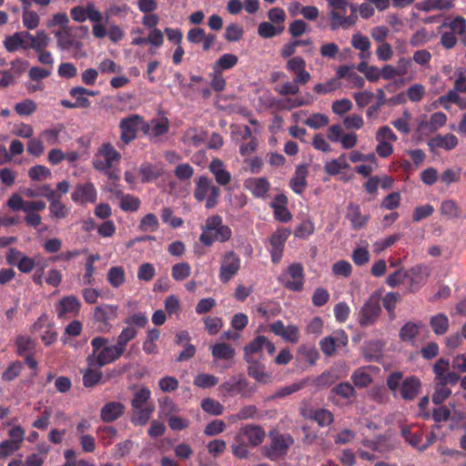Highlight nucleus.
Instances as JSON below:
<instances>
[{
  "instance_id": "obj_1",
  "label": "nucleus",
  "mask_w": 466,
  "mask_h": 466,
  "mask_svg": "<svg viewBox=\"0 0 466 466\" xmlns=\"http://www.w3.org/2000/svg\"><path fill=\"white\" fill-rule=\"evenodd\" d=\"M49 38L45 31H37L33 35L29 31H16L14 35H9L5 40V47L8 52H15L19 48L34 49L39 54L38 60L44 65H52L54 59L50 52L45 51L48 46Z\"/></svg>"
},
{
  "instance_id": "obj_2",
  "label": "nucleus",
  "mask_w": 466,
  "mask_h": 466,
  "mask_svg": "<svg viewBox=\"0 0 466 466\" xmlns=\"http://www.w3.org/2000/svg\"><path fill=\"white\" fill-rule=\"evenodd\" d=\"M432 371L434 374L432 401L435 404H441L451 395L449 386L456 385L460 381V375L451 370L450 361L443 358L434 363Z\"/></svg>"
},
{
  "instance_id": "obj_3",
  "label": "nucleus",
  "mask_w": 466,
  "mask_h": 466,
  "mask_svg": "<svg viewBox=\"0 0 466 466\" xmlns=\"http://www.w3.org/2000/svg\"><path fill=\"white\" fill-rule=\"evenodd\" d=\"M92 353L88 354L86 360L87 366L102 367L116 361L124 355V351L116 345H109V339L105 337H95L91 339Z\"/></svg>"
},
{
  "instance_id": "obj_4",
  "label": "nucleus",
  "mask_w": 466,
  "mask_h": 466,
  "mask_svg": "<svg viewBox=\"0 0 466 466\" xmlns=\"http://www.w3.org/2000/svg\"><path fill=\"white\" fill-rule=\"evenodd\" d=\"M289 72L294 74L293 81L285 82L276 91L281 96H294L299 92V85H306L310 80V74L306 70V61L301 56L290 58L286 65Z\"/></svg>"
},
{
  "instance_id": "obj_5",
  "label": "nucleus",
  "mask_w": 466,
  "mask_h": 466,
  "mask_svg": "<svg viewBox=\"0 0 466 466\" xmlns=\"http://www.w3.org/2000/svg\"><path fill=\"white\" fill-rule=\"evenodd\" d=\"M402 378L403 374L400 371L390 372L386 380V384L394 396L399 390L401 399L413 400L421 391V381L416 376H410L404 380Z\"/></svg>"
},
{
  "instance_id": "obj_6",
  "label": "nucleus",
  "mask_w": 466,
  "mask_h": 466,
  "mask_svg": "<svg viewBox=\"0 0 466 466\" xmlns=\"http://www.w3.org/2000/svg\"><path fill=\"white\" fill-rule=\"evenodd\" d=\"M231 237L232 230L228 226L223 224L222 217L213 215L207 218L198 239L204 246L210 247L216 241L227 242Z\"/></svg>"
},
{
  "instance_id": "obj_7",
  "label": "nucleus",
  "mask_w": 466,
  "mask_h": 466,
  "mask_svg": "<svg viewBox=\"0 0 466 466\" xmlns=\"http://www.w3.org/2000/svg\"><path fill=\"white\" fill-rule=\"evenodd\" d=\"M332 27H350L358 19V6L348 0H328Z\"/></svg>"
},
{
  "instance_id": "obj_8",
  "label": "nucleus",
  "mask_w": 466,
  "mask_h": 466,
  "mask_svg": "<svg viewBox=\"0 0 466 466\" xmlns=\"http://www.w3.org/2000/svg\"><path fill=\"white\" fill-rule=\"evenodd\" d=\"M256 390V386H250L248 380L242 375L231 377L218 388V395L222 399L236 395L248 399L255 393Z\"/></svg>"
},
{
  "instance_id": "obj_9",
  "label": "nucleus",
  "mask_w": 466,
  "mask_h": 466,
  "mask_svg": "<svg viewBox=\"0 0 466 466\" xmlns=\"http://www.w3.org/2000/svg\"><path fill=\"white\" fill-rule=\"evenodd\" d=\"M196 187L194 198L198 202L206 200L205 207L208 209L215 208L218 204L220 189L213 184L211 178L207 176H200L195 180Z\"/></svg>"
},
{
  "instance_id": "obj_10",
  "label": "nucleus",
  "mask_w": 466,
  "mask_h": 466,
  "mask_svg": "<svg viewBox=\"0 0 466 466\" xmlns=\"http://www.w3.org/2000/svg\"><path fill=\"white\" fill-rule=\"evenodd\" d=\"M278 280L290 291H302L305 284V271L302 264L299 262L290 264L287 270L279 276Z\"/></svg>"
},
{
  "instance_id": "obj_11",
  "label": "nucleus",
  "mask_w": 466,
  "mask_h": 466,
  "mask_svg": "<svg viewBox=\"0 0 466 466\" xmlns=\"http://www.w3.org/2000/svg\"><path fill=\"white\" fill-rule=\"evenodd\" d=\"M269 439L270 442L266 456L270 460L285 456L294 443V439L290 434H282L275 431L269 432Z\"/></svg>"
},
{
  "instance_id": "obj_12",
  "label": "nucleus",
  "mask_w": 466,
  "mask_h": 466,
  "mask_svg": "<svg viewBox=\"0 0 466 466\" xmlns=\"http://www.w3.org/2000/svg\"><path fill=\"white\" fill-rule=\"evenodd\" d=\"M380 313V297L377 294H372L359 311V324L363 328L372 326L378 320Z\"/></svg>"
},
{
  "instance_id": "obj_13",
  "label": "nucleus",
  "mask_w": 466,
  "mask_h": 466,
  "mask_svg": "<svg viewBox=\"0 0 466 466\" xmlns=\"http://www.w3.org/2000/svg\"><path fill=\"white\" fill-rule=\"evenodd\" d=\"M240 266L239 256L234 250L226 251L220 259L219 280L224 284L229 282L238 273Z\"/></svg>"
},
{
  "instance_id": "obj_14",
  "label": "nucleus",
  "mask_w": 466,
  "mask_h": 466,
  "mask_svg": "<svg viewBox=\"0 0 466 466\" xmlns=\"http://www.w3.org/2000/svg\"><path fill=\"white\" fill-rule=\"evenodd\" d=\"M117 306L103 304L94 309L93 320L99 332L106 333L112 329L111 321L117 318Z\"/></svg>"
},
{
  "instance_id": "obj_15",
  "label": "nucleus",
  "mask_w": 466,
  "mask_h": 466,
  "mask_svg": "<svg viewBox=\"0 0 466 466\" xmlns=\"http://www.w3.org/2000/svg\"><path fill=\"white\" fill-rule=\"evenodd\" d=\"M143 125H145V119L137 114H132L122 118L119 123L121 141L125 145L131 143L137 138L138 130L140 129L142 131Z\"/></svg>"
},
{
  "instance_id": "obj_16",
  "label": "nucleus",
  "mask_w": 466,
  "mask_h": 466,
  "mask_svg": "<svg viewBox=\"0 0 466 466\" xmlns=\"http://www.w3.org/2000/svg\"><path fill=\"white\" fill-rule=\"evenodd\" d=\"M70 14L76 22L82 23L88 19L95 23L92 29H106L103 24L104 16L93 4H88L86 7L75 6Z\"/></svg>"
},
{
  "instance_id": "obj_17",
  "label": "nucleus",
  "mask_w": 466,
  "mask_h": 466,
  "mask_svg": "<svg viewBox=\"0 0 466 466\" xmlns=\"http://www.w3.org/2000/svg\"><path fill=\"white\" fill-rule=\"evenodd\" d=\"M169 128L168 118L161 116L145 121V125L142 126V132L151 142L157 143L162 141L161 137L169 132Z\"/></svg>"
},
{
  "instance_id": "obj_18",
  "label": "nucleus",
  "mask_w": 466,
  "mask_h": 466,
  "mask_svg": "<svg viewBox=\"0 0 466 466\" xmlns=\"http://www.w3.org/2000/svg\"><path fill=\"white\" fill-rule=\"evenodd\" d=\"M82 35L73 34V31H56L58 46L68 52L74 54L75 56H84L85 53L82 51L83 43L81 42Z\"/></svg>"
},
{
  "instance_id": "obj_19",
  "label": "nucleus",
  "mask_w": 466,
  "mask_h": 466,
  "mask_svg": "<svg viewBox=\"0 0 466 466\" xmlns=\"http://www.w3.org/2000/svg\"><path fill=\"white\" fill-rule=\"evenodd\" d=\"M349 342L348 335L343 329H338L331 335L320 339L319 347L324 355L331 357L337 349L345 347Z\"/></svg>"
},
{
  "instance_id": "obj_20",
  "label": "nucleus",
  "mask_w": 466,
  "mask_h": 466,
  "mask_svg": "<svg viewBox=\"0 0 466 466\" xmlns=\"http://www.w3.org/2000/svg\"><path fill=\"white\" fill-rule=\"evenodd\" d=\"M289 229L279 228L269 238V253L271 257V261L274 264H277L280 261L283 255L286 241L289 238Z\"/></svg>"
},
{
  "instance_id": "obj_21",
  "label": "nucleus",
  "mask_w": 466,
  "mask_h": 466,
  "mask_svg": "<svg viewBox=\"0 0 466 466\" xmlns=\"http://www.w3.org/2000/svg\"><path fill=\"white\" fill-rule=\"evenodd\" d=\"M97 157L94 160V167L97 170L109 169L115 161H118L121 158L120 153L109 143H105L101 146Z\"/></svg>"
},
{
  "instance_id": "obj_22",
  "label": "nucleus",
  "mask_w": 466,
  "mask_h": 466,
  "mask_svg": "<svg viewBox=\"0 0 466 466\" xmlns=\"http://www.w3.org/2000/svg\"><path fill=\"white\" fill-rule=\"evenodd\" d=\"M240 435L247 440L251 448H256L263 443L266 438L264 428L258 424L248 423L238 429Z\"/></svg>"
},
{
  "instance_id": "obj_23",
  "label": "nucleus",
  "mask_w": 466,
  "mask_h": 466,
  "mask_svg": "<svg viewBox=\"0 0 466 466\" xmlns=\"http://www.w3.org/2000/svg\"><path fill=\"white\" fill-rule=\"evenodd\" d=\"M97 192L91 182L84 184H77L71 195L72 200L79 205H85L86 203H95L96 200Z\"/></svg>"
},
{
  "instance_id": "obj_24",
  "label": "nucleus",
  "mask_w": 466,
  "mask_h": 466,
  "mask_svg": "<svg viewBox=\"0 0 466 466\" xmlns=\"http://www.w3.org/2000/svg\"><path fill=\"white\" fill-rule=\"evenodd\" d=\"M81 309V302L76 296H66L59 300L56 306L58 318L76 316Z\"/></svg>"
},
{
  "instance_id": "obj_25",
  "label": "nucleus",
  "mask_w": 466,
  "mask_h": 466,
  "mask_svg": "<svg viewBox=\"0 0 466 466\" xmlns=\"http://www.w3.org/2000/svg\"><path fill=\"white\" fill-rule=\"evenodd\" d=\"M126 407L119 401H109L100 410V418L104 422H113L125 412Z\"/></svg>"
},
{
  "instance_id": "obj_26",
  "label": "nucleus",
  "mask_w": 466,
  "mask_h": 466,
  "mask_svg": "<svg viewBox=\"0 0 466 466\" xmlns=\"http://www.w3.org/2000/svg\"><path fill=\"white\" fill-rule=\"evenodd\" d=\"M208 169L219 186L226 187L230 183L231 174L225 168L224 163L219 158H214L210 162Z\"/></svg>"
},
{
  "instance_id": "obj_27",
  "label": "nucleus",
  "mask_w": 466,
  "mask_h": 466,
  "mask_svg": "<svg viewBox=\"0 0 466 466\" xmlns=\"http://www.w3.org/2000/svg\"><path fill=\"white\" fill-rule=\"evenodd\" d=\"M309 170L307 166L299 165L296 167L295 175L289 180V187L297 195H301L308 186L307 177Z\"/></svg>"
},
{
  "instance_id": "obj_28",
  "label": "nucleus",
  "mask_w": 466,
  "mask_h": 466,
  "mask_svg": "<svg viewBox=\"0 0 466 466\" xmlns=\"http://www.w3.org/2000/svg\"><path fill=\"white\" fill-rule=\"evenodd\" d=\"M246 187L255 198H264L270 188V183L266 177H252L246 181Z\"/></svg>"
},
{
  "instance_id": "obj_29",
  "label": "nucleus",
  "mask_w": 466,
  "mask_h": 466,
  "mask_svg": "<svg viewBox=\"0 0 466 466\" xmlns=\"http://www.w3.org/2000/svg\"><path fill=\"white\" fill-rule=\"evenodd\" d=\"M458 145V138L453 134L436 135L428 141V146L431 151L435 148H443L446 150H451Z\"/></svg>"
},
{
  "instance_id": "obj_30",
  "label": "nucleus",
  "mask_w": 466,
  "mask_h": 466,
  "mask_svg": "<svg viewBox=\"0 0 466 466\" xmlns=\"http://www.w3.org/2000/svg\"><path fill=\"white\" fill-rule=\"evenodd\" d=\"M304 416L317 422V424L322 428L329 426L334 420L332 412L323 408L310 409L304 413Z\"/></svg>"
},
{
  "instance_id": "obj_31",
  "label": "nucleus",
  "mask_w": 466,
  "mask_h": 466,
  "mask_svg": "<svg viewBox=\"0 0 466 466\" xmlns=\"http://www.w3.org/2000/svg\"><path fill=\"white\" fill-rule=\"evenodd\" d=\"M69 95L76 98L75 104L77 108H87L91 103L85 96H94L96 95V92L83 86H75L69 90Z\"/></svg>"
},
{
  "instance_id": "obj_32",
  "label": "nucleus",
  "mask_w": 466,
  "mask_h": 466,
  "mask_svg": "<svg viewBox=\"0 0 466 466\" xmlns=\"http://www.w3.org/2000/svg\"><path fill=\"white\" fill-rule=\"evenodd\" d=\"M346 218L350 221L354 229H360L363 228L369 219L367 216H363L361 214L360 206L354 203H350L348 206Z\"/></svg>"
},
{
  "instance_id": "obj_33",
  "label": "nucleus",
  "mask_w": 466,
  "mask_h": 466,
  "mask_svg": "<svg viewBox=\"0 0 466 466\" xmlns=\"http://www.w3.org/2000/svg\"><path fill=\"white\" fill-rule=\"evenodd\" d=\"M249 448L251 447L247 443V440L241 436L240 432L238 431L234 437V442L231 445L232 454L240 460L248 459L249 456Z\"/></svg>"
},
{
  "instance_id": "obj_34",
  "label": "nucleus",
  "mask_w": 466,
  "mask_h": 466,
  "mask_svg": "<svg viewBox=\"0 0 466 466\" xmlns=\"http://www.w3.org/2000/svg\"><path fill=\"white\" fill-rule=\"evenodd\" d=\"M164 41V35L162 31H149L147 36H137L132 40V45L141 46L149 45L151 47H159Z\"/></svg>"
},
{
  "instance_id": "obj_35",
  "label": "nucleus",
  "mask_w": 466,
  "mask_h": 466,
  "mask_svg": "<svg viewBox=\"0 0 466 466\" xmlns=\"http://www.w3.org/2000/svg\"><path fill=\"white\" fill-rule=\"evenodd\" d=\"M211 354L216 360H232L236 355L235 349L226 342H218L211 346Z\"/></svg>"
},
{
  "instance_id": "obj_36",
  "label": "nucleus",
  "mask_w": 466,
  "mask_h": 466,
  "mask_svg": "<svg viewBox=\"0 0 466 466\" xmlns=\"http://www.w3.org/2000/svg\"><path fill=\"white\" fill-rule=\"evenodd\" d=\"M187 39L192 43H202L203 49L208 50L215 42L216 36L213 34H206V31H188Z\"/></svg>"
},
{
  "instance_id": "obj_37",
  "label": "nucleus",
  "mask_w": 466,
  "mask_h": 466,
  "mask_svg": "<svg viewBox=\"0 0 466 466\" xmlns=\"http://www.w3.org/2000/svg\"><path fill=\"white\" fill-rule=\"evenodd\" d=\"M238 58L234 54L222 55L213 65L214 73L222 74L223 71L233 68L238 64Z\"/></svg>"
},
{
  "instance_id": "obj_38",
  "label": "nucleus",
  "mask_w": 466,
  "mask_h": 466,
  "mask_svg": "<svg viewBox=\"0 0 466 466\" xmlns=\"http://www.w3.org/2000/svg\"><path fill=\"white\" fill-rule=\"evenodd\" d=\"M61 195L55 193L53 198H50L49 201V212L51 217L56 218L57 219L65 218L68 215V209L64 205L61 200Z\"/></svg>"
},
{
  "instance_id": "obj_39",
  "label": "nucleus",
  "mask_w": 466,
  "mask_h": 466,
  "mask_svg": "<svg viewBox=\"0 0 466 466\" xmlns=\"http://www.w3.org/2000/svg\"><path fill=\"white\" fill-rule=\"evenodd\" d=\"M420 324L409 321L405 323L399 331V338L404 342H413L415 338L419 335Z\"/></svg>"
},
{
  "instance_id": "obj_40",
  "label": "nucleus",
  "mask_w": 466,
  "mask_h": 466,
  "mask_svg": "<svg viewBox=\"0 0 466 466\" xmlns=\"http://www.w3.org/2000/svg\"><path fill=\"white\" fill-rule=\"evenodd\" d=\"M437 20L441 22V25L438 26V29H443L444 27L449 26L450 29H466V20L461 16H457L453 19L445 18L442 19L441 15L439 16H431L426 19L427 22Z\"/></svg>"
},
{
  "instance_id": "obj_41",
  "label": "nucleus",
  "mask_w": 466,
  "mask_h": 466,
  "mask_svg": "<svg viewBox=\"0 0 466 466\" xmlns=\"http://www.w3.org/2000/svg\"><path fill=\"white\" fill-rule=\"evenodd\" d=\"M116 197H120L119 207L123 211L135 212L140 207V199L132 195H123L120 190L114 192Z\"/></svg>"
},
{
  "instance_id": "obj_42",
  "label": "nucleus",
  "mask_w": 466,
  "mask_h": 466,
  "mask_svg": "<svg viewBox=\"0 0 466 466\" xmlns=\"http://www.w3.org/2000/svg\"><path fill=\"white\" fill-rule=\"evenodd\" d=\"M83 385L86 388H93L97 385L103 377V373L97 367H89L82 371Z\"/></svg>"
},
{
  "instance_id": "obj_43",
  "label": "nucleus",
  "mask_w": 466,
  "mask_h": 466,
  "mask_svg": "<svg viewBox=\"0 0 466 466\" xmlns=\"http://www.w3.org/2000/svg\"><path fill=\"white\" fill-rule=\"evenodd\" d=\"M412 429L413 426H401L400 434L410 445L419 450L421 446L420 444L422 441V432L420 430L413 431Z\"/></svg>"
},
{
  "instance_id": "obj_44",
  "label": "nucleus",
  "mask_w": 466,
  "mask_h": 466,
  "mask_svg": "<svg viewBox=\"0 0 466 466\" xmlns=\"http://www.w3.org/2000/svg\"><path fill=\"white\" fill-rule=\"evenodd\" d=\"M106 279L113 288H119L126 281L125 269L120 266L110 268L107 271Z\"/></svg>"
},
{
  "instance_id": "obj_45",
  "label": "nucleus",
  "mask_w": 466,
  "mask_h": 466,
  "mask_svg": "<svg viewBox=\"0 0 466 466\" xmlns=\"http://www.w3.org/2000/svg\"><path fill=\"white\" fill-rule=\"evenodd\" d=\"M430 325L436 335H443L449 329V319L445 314L439 313L431 318Z\"/></svg>"
},
{
  "instance_id": "obj_46",
  "label": "nucleus",
  "mask_w": 466,
  "mask_h": 466,
  "mask_svg": "<svg viewBox=\"0 0 466 466\" xmlns=\"http://www.w3.org/2000/svg\"><path fill=\"white\" fill-rule=\"evenodd\" d=\"M416 8L422 11L433 9H450L452 6L451 0H424L415 5Z\"/></svg>"
},
{
  "instance_id": "obj_47",
  "label": "nucleus",
  "mask_w": 466,
  "mask_h": 466,
  "mask_svg": "<svg viewBox=\"0 0 466 466\" xmlns=\"http://www.w3.org/2000/svg\"><path fill=\"white\" fill-rule=\"evenodd\" d=\"M339 380V376L337 374L335 370H328L324 371L319 377H317L314 380L313 384L317 388L324 389L329 388Z\"/></svg>"
},
{
  "instance_id": "obj_48",
  "label": "nucleus",
  "mask_w": 466,
  "mask_h": 466,
  "mask_svg": "<svg viewBox=\"0 0 466 466\" xmlns=\"http://www.w3.org/2000/svg\"><path fill=\"white\" fill-rule=\"evenodd\" d=\"M248 374L261 383H268L270 380V375L265 372V368L258 362H253L248 367Z\"/></svg>"
},
{
  "instance_id": "obj_49",
  "label": "nucleus",
  "mask_w": 466,
  "mask_h": 466,
  "mask_svg": "<svg viewBox=\"0 0 466 466\" xmlns=\"http://www.w3.org/2000/svg\"><path fill=\"white\" fill-rule=\"evenodd\" d=\"M191 274V267L187 262H179L173 265L171 277L176 281H183Z\"/></svg>"
},
{
  "instance_id": "obj_50",
  "label": "nucleus",
  "mask_w": 466,
  "mask_h": 466,
  "mask_svg": "<svg viewBox=\"0 0 466 466\" xmlns=\"http://www.w3.org/2000/svg\"><path fill=\"white\" fill-rule=\"evenodd\" d=\"M315 231V225L310 219H303L294 229V236L306 239Z\"/></svg>"
},
{
  "instance_id": "obj_51",
  "label": "nucleus",
  "mask_w": 466,
  "mask_h": 466,
  "mask_svg": "<svg viewBox=\"0 0 466 466\" xmlns=\"http://www.w3.org/2000/svg\"><path fill=\"white\" fill-rule=\"evenodd\" d=\"M201 408L205 412L213 416H219L224 411V406L219 401L211 398L203 399Z\"/></svg>"
},
{
  "instance_id": "obj_52",
  "label": "nucleus",
  "mask_w": 466,
  "mask_h": 466,
  "mask_svg": "<svg viewBox=\"0 0 466 466\" xmlns=\"http://www.w3.org/2000/svg\"><path fill=\"white\" fill-rule=\"evenodd\" d=\"M258 408L255 405H245L237 413L231 415L233 422L255 419L258 415Z\"/></svg>"
},
{
  "instance_id": "obj_53",
  "label": "nucleus",
  "mask_w": 466,
  "mask_h": 466,
  "mask_svg": "<svg viewBox=\"0 0 466 466\" xmlns=\"http://www.w3.org/2000/svg\"><path fill=\"white\" fill-rule=\"evenodd\" d=\"M137 335V330L133 327H127L122 329L116 338V345L125 352L127 345Z\"/></svg>"
},
{
  "instance_id": "obj_54",
  "label": "nucleus",
  "mask_w": 466,
  "mask_h": 466,
  "mask_svg": "<svg viewBox=\"0 0 466 466\" xmlns=\"http://www.w3.org/2000/svg\"><path fill=\"white\" fill-rule=\"evenodd\" d=\"M193 382L198 388L209 389L218 383V378L208 373H199L194 378Z\"/></svg>"
},
{
  "instance_id": "obj_55",
  "label": "nucleus",
  "mask_w": 466,
  "mask_h": 466,
  "mask_svg": "<svg viewBox=\"0 0 466 466\" xmlns=\"http://www.w3.org/2000/svg\"><path fill=\"white\" fill-rule=\"evenodd\" d=\"M400 299V294L397 292H388L383 298H382V305L385 308V309L388 311L390 319H395V309L397 302Z\"/></svg>"
},
{
  "instance_id": "obj_56",
  "label": "nucleus",
  "mask_w": 466,
  "mask_h": 466,
  "mask_svg": "<svg viewBox=\"0 0 466 466\" xmlns=\"http://www.w3.org/2000/svg\"><path fill=\"white\" fill-rule=\"evenodd\" d=\"M24 193L27 198L44 197L49 200L55 196L56 191L49 185H43L36 188H26Z\"/></svg>"
},
{
  "instance_id": "obj_57",
  "label": "nucleus",
  "mask_w": 466,
  "mask_h": 466,
  "mask_svg": "<svg viewBox=\"0 0 466 466\" xmlns=\"http://www.w3.org/2000/svg\"><path fill=\"white\" fill-rule=\"evenodd\" d=\"M99 259L98 255H90L85 264V274L83 276V281L85 285L91 286L95 282V279L93 277L95 272L94 263L95 261Z\"/></svg>"
},
{
  "instance_id": "obj_58",
  "label": "nucleus",
  "mask_w": 466,
  "mask_h": 466,
  "mask_svg": "<svg viewBox=\"0 0 466 466\" xmlns=\"http://www.w3.org/2000/svg\"><path fill=\"white\" fill-rule=\"evenodd\" d=\"M97 435L104 446H108L116 439L117 431L112 426H104L97 429Z\"/></svg>"
},
{
  "instance_id": "obj_59",
  "label": "nucleus",
  "mask_w": 466,
  "mask_h": 466,
  "mask_svg": "<svg viewBox=\"0 0 466 466\" xmlns=\"http://www.w3.org/2000/svg\"><path fill=\"white\" fill-rule=\"evenodd\" d=\"M23 369V364L19 360L13 361L8 365L5 370L2 374V379L5 381H12L17 378Z\"/></svg>"
},
{
  "instance_id": "obj_60",
  "label": "nucleus",
  "mask_w": 466,
  "mask_h": 466,
  "mask_svg": "<svg viewBox=\"0 0 466 466\" xmlns=\"http://www.w3.org/2000/svg\"><path fill=\"white\" fill-rule=\"evenodd\" d=\"M28 177L34 181L44 180L51 177V171L45 166L35 165L29 168Z\"/></svg>"
},
{
  "instance_id": "obj_61",
  "label": "nucleus",
  "mask_w": 466,
  "mask_h": 466,
  "mask_svg": "<svg viewBox=\"0 0 466 466\" xmlns=\"http://www.w3.org/2000/svg\"><path fill=\"white\" fill-rule=\"evenodd\" d=\"M64 129V126L62 124H58L57 126L45 129L41 133V137L46 141L48 145H56L58 143V137L60 132Z\"/></svg>"
},
{
  "instance_id": "obj_62",
  "label": "nucleus",
  "mask_w": 466,
  "mask_h": 466,
  "mask_svg": "<svg viewBox=\"0 0 466 466\" xmlns=\"http://www.w3.org/2000/svg\"><path fill=\"white\" fill-rule=\"evenodd\" d=\"M329 118L328 116L321 113H315L311 116L308 117L305 120V125L308 127L319 129L329 124Z\"/></svg>"
},
{
  "instance_id": "obj_63",
  "label": "nucleus",
  "mask_w": 466,
  "mask_h": 466,
  "mask_svg": "<svg viewBox=\"0 0 466 466\" xmlns=\"http://www.w3.org/2000/svg\"><path fill=\"white\" fill-rule=\"evenodd\" d=\"M351 380L354 385L359 388L368 387L372 382L371 376L360 369L352 373Z\"/></svg>"
},
{
  "instance_id": "obj_64",
  "label": "nucleus",
  "mask_w": 466,
  "mask_h": 466,
  "mask_svg": "<svg viewBox=\"0 0 466 466\" xmlns=\"http://www.w3.org/2000/svg\"><path fill=\"white\" fill-rule=\"evenodd\" d=\"M151 396V391L147 388H141L134 394V398L131 400L133 409H140L148 400Z\"/></svg>"
}]
</instances>
